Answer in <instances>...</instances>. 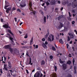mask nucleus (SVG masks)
<instances>
[{
	"instance_id": "nucleus-1",
	"label": "nucleus",
	"mask_w": 77,
	"mask_h": 77,
	"mask_svg": "<svg viewBox=\"0 0 77 77\" xmlns=\"http://www.w3.org/2000/svg\"><path fill=\"white\" fill-rule=\"evenodd\" d=\"M11 48V45L10 44L5 45L3 47V48H4L5 49H7L8 50H9Z\"/></svg>"
},
{
	"instance_id": "nucleus-2",
	"label": "nucleus",
	"mask_w": 77,
	"mask_h": 77,
	"mask_svg": "<svg viewBox=\"0 0 77 77\" xmlns=\"http://www.w3.org/2000/svg\"><path fill=\"white\" fill-rule=\"evenodd\" d=\"M62 66L63 67V70H65V69H66L67 68V67L68 66L65 63L63 64L62 65Z\"/></svg>"
},
{
	"instance_id": "nucleus-3",
	"label": "nucleus",
	"mask_w": 77,
	"mask_h": 77,
	"mask_svg": "<svg viewBox=\"0 0 77 77\" xmlns=\"http://www.w3.org/2000/svg\"><path fill=\"white\" fill-rule=\"evenodd\" d=\"M35 74H36V77H42V75H43L42 73H41L40 75L39 73H38L37 74L36 73Z\"/></svg>"
},
{
	"instance_id": "nucleus-4",
	"label": "nucleus",
	"mask_w": 77,
	"mask_h": 77,
	"mask_svg": "<svg viewBox=\"0 0 77 77\" xmlns=\"http://www.w3.org/2000/svg\"><path fill=\"white\" fill-rule=\"evenodd\" d=\"M8 68L9 69H11V68H12V66H11V62L10 61H8Z\"/></svg>"
},
{
	"instance_id": "nucleus-5",
	"label": "nucleus",
	"mask_w": 77,
	"mask_h": 77,
	"mask_svg": "<svg viewBox=\"0 0 77 77\" xmlns=\"http://www.w3.org/2000/svg\"><path fill=\"white\" fill-rule=\"evenodd\" d=\"M68 35H69V36H70V38H74V35H73V34H72V33H68Z\"/></svg>"
},
{
	"instance_id": "nucleus-6",
	"label": "nucleus",
	"mask_w": 77,
	"mask_h": 77,
	"mask_svg": "<svg viewBox=\"0 0 77 77\" xmlns=\"http://www.w3.org/2000/svg\"><path fill=\"white\" fill-rule=\"evenodd\" d=\"M3 27L5 28V29H8L9 28V25L7 24H5L3 26Z\"/></svg>"
},
{
	"instance_id": "nucleus-7",
	"label": "nucleus",
	"mask_w": 77,
	"mask_h": 77,
	"mask_svg": "<svg viewBox=\"0 0 77 77\" xmlns=\"http://www.w3.org/2000/svg\"><path fill=\"white\" fill-rule=\"evenodd\" d=\"M72 7L73 8H75V7H76L77 6V4L75 3H73V2L72 3Z\"/></svg>"
},
{
	"instance_id": "nucleus-8",
	"label": "nucleus",
	"mask_w": 77,
	"mask_h": 77,
	"mask_svg": "<svg viewBox=\"0 0 77 77\" xmlns=\"http://www.w3.org/2000/svg\"><path fill=\"white\" fill-rule=\"evenodd\" d=\"M8 67L6 64H4V68L5 71H8Z\"/></svg>"
},
{
	"instance_id": "nucleus-9",
	"label": "nucleus",
	"mask_w": 77,
	"mask_h": 77,
	"mask_svg": "<svg viewBox=\"0 0 77 77\" xmlns=\"http://www.w3.org/2000/svg\"><path fill=\"white\" fill-rule=\"evenodd\" d=\"M55 4H56V1H55V0H52V1H51V5H53Z\"/></svg>"
},
{
	"instance_id": "nucleus-10",
	"label": "nucleus",
	"mask_w": 77,
	"mask_h": 77,
	"mask_svg": "<svg viewBox=\"0 0 77 77\" xmlns=\"http://www.w3.org/2000/svg\"><path fill=\"white\" fill-rule=\"evenodd\" d=\"M60 26H59V28H62L63 26V23H62L61 22H60Z\"/></svg>"
},
{
	"instance_id": "nucleus-11",
	"label": "nucleus",
	"mask_w": 77,
	"mask_h": 77,
	"mask_svg": "<svg viewBox=\"0 0 77 77\" xmlns=\"http://www.w3.org/2000/svg\"><path fill=\"white\" fill-rule=\"evenodd\" d=\"M41 63L42 65H45V61L44 60L42 61L41 62Z\"/></svg>"
},
{
	"instance_id": "nucleus-12",
	"label": "nucleus",
	"mask_w": 77,
	"mask_h": 77,
	"mask_svg": "<svg viewBox=\"0 0 77 77\" xmlns=\"http://www.w3.org/2000/svg\"><path fill=\"white\" fill-rule=\"evenodd\" d=\"M9 50H10V52L11 53H13V52H14V49H13L12 48H10V49H9Z\"/></svg>"
},
{
	"instance_id": "nucleus-13",
	"label": "nucleus",
	"mask_w": 77,
	"mask_h": 77,
	"mask_svg": "<svg viewBox=\"0 0 77 77\" xmlns=\"http://www.w3.org/2000/svg\"><path fill=\"white\" fill-rule=\"evenodd\" d=\"M67 64H69V65H71V60H69L66 62Z\"/></svg>"
},
{
	"instance_id": "nucleus-14",
	"label": "nucleus",
	"mask_w": 77,
	"mask_h": 77,
	"mask_svg": "<svg viewBox=\"0 0 77 77\" xmlns=\"http://www.w3.org/2000/svg\"><path fill=\"white\" fill-rule=\"evenodd\" d=\"M59 62L61 64L63 63H65V61H62V60H61V59H60V58L59 59Z\"/></svg>"
},
{
	"instance_id": "nucleus-15",
	"label": "nucleus",
	"mask_w": 77,
	"mask_h": 77,
	"mask_svg": "<svg viewBox=\"0 0 77 77\" xmlns=\"http://www.w3.org/2000/svg\"><path fill=\"white\" fill-rule=\"evenodd\" d=\"M29 6L30 8L31 9H32V4L31 3V2H30L29 4Z\"/></svg>"
},
{
	"instance_id": "nucleus-16",
	"label": "nucleus",
	"mask_w": 77,
	"mask_h": 77,
	"mask_svg": "<svg viewBox=\"0 0 77 77\" xmlns=\"http://www.w3.org/2000/svg\"><path fill=\"white\" fill-rule=\"evenodd\" d=\"M31 63H32V60L31 59V57H30L29 62L28 64H27V65H28V64L29 65V64H30Z\"/></svg>"
},
{
	"instance_id": "nucleus-17",
	"label": "nucleus",
	"mask_w": 77,
	"mask_h": 77,
	"mask_svg": "<svg viewBox=\"0 0 77 77\" xmlns=\"http://www.w3.org/2000/svg\"><path fill=\"white\" fill-rule=\"evenodd\" d=\"M42 46H43V47L44 48L47 47V45H46L44 43L42 44Z\"/></svg>"
},
{
	"instance_id": "nucleus-18",
	"label": "nucleus",
	"mask_w": 77,
	"mask_h": 77,
	"mask_svg": "<svg viewBox=\"0 0 77 77\" xmlns=\"http://www.w3.org/2000/svg\"><path fill=\"white\" fill-rule=\"evenodd\" d=\"M59 42L61 44H63V40L62 39L60 40Z\"/></svg>"
},
{
	"instance_id": "nucleus-19",
	"label": "nucleus",
	"mask_w": 77,
	"mask_h": 77,
	"mask_svg": "<svg viewBox=\"0 0 77 77\" xmlns=\"http://www.w3.org/2000/svg\"><path fill=\"white\" fill-rule=\"evenodd\" d=\"M45 3L46 4L47 6H48L50 5V3L48 2V1L47 2H45Z\"/></svg>"
},
{
	"instance_id": "nucleus-20",
	"label": "nucleus",
	"mask_w": 77,
	"mask_h": 77,
	"mask_svg": "<svg viewBox=\"0 0 77 77\" xmlns=\"http://www.w3.org/2000/svg\"><path fill=\"white\" fill-rule=\"evenodd\" d=\"M20 6L21 8H23V7H25V6H26V4H25L24 5H22L21 4H20Z\"/></svg>"
},
{
	"instance_id": "nucleus-21",
	"label": "nucleus",
	"mask_w": 77,
	"mask_h": 77,
	"mask_svg": "<svg viewBox=\"0 0 77 77\" xmlns=\"http://www.w3.org/2000/svg\"><path fill=\"white\" fill-rule=\"evenodd\" d=\"M28 38V34L27 33L26 34V35L24 37V38L26 39V38Z\"/></svg>"
},
{
	"instance_id": "nucleus-22",
	"label": "nucleus",
	"mask_w": 77,
	"mask_h": 77,
	"mask_svg": "<svg viewBox=\"0 0 77 77\" xmlns=\"http://www.w3.org/2000/svg\"><path fill=\"white\" fill-rule=\"evenodd\" d=\"M44 21L45 23H46V17H44Z\"/></svg>"
},
{
	"instance_id": "nucleus-23",
	"label": "nucleus",
	"mask_w": 77,
	"mask_h": 77,
	"mask_svg": "<svg viewBox=\"0 0 77 77\" xmlns=\"http://www.w3.org/2000/svg\"><path fill=\"white\" fill-rule=\"evenodd\" d=\"M62 17L60 16L58 17V20H60V19H62Z\"/></svg>"
},
{
	"instance_id": "nucleus-24",
	"label": "nucleus",
	"mask_w": 77,
	"mask_h": 77,
	"mask_svg": "<svg viewBox=\"0 0 77 77\" xmlns=\"http://www.w3.org/2000/svg\"><path fill=\"white\" fill-rule=\"evenodd\" d=\"M71 39V38L69 37V36H67V41H70V40Z\"/></svg>"
},
{
	"instance_id": "nucleus-25",
	"label": "nucleus",
	"mask_w": 77,
	"mask_h": 77,
	"mask_svg": "<svg viewBox=\"0 0 77 77\" xmlns=\"http://www.w3.org/2000/svg\"><path fill=\"white\" fill-rule=\"evenodd\" d=\"M52 50L53 51H56V48L54 47V46H52Z\"/></svg>"
},
{
	"instance_id": "nucleus-26",
	"label": "nucleus",
	"mask_w": 77,
	"mask_h": 77,
	"mask_svg": "<svg viewBox=\"0 0 77 77\" xmlns=\"http://www.w3.org/2000/svg\"><path fill=\"white\" fill-rule=\"evenodd\" d=\"M51 60L52 59H53V56L52 55L50 56L49 57Z\"/></svg>"
},
{
	"instance_id": "nucleus-27",
	"label": "nucleus",
	"mask_w": 77,
	"mask_h": 77,
	"mask_svg": "<svg viewBox=\"0 0 77 77\" xmlns=\"http://www.w3.org/2000/svg\"><path fill=\"white\" fill-rule=\"evenodd\" d=\"M20 5H26V4L25 3H24V2H22L21 3Z\"/></svg>"
},
{
	"instance_id": "nucleus-28",
	"label": "nucleus",
	"mask_w": 77,
	"mask_h": 77,
	"mask_svg": "<svg viewBox=\"0 0 77 77\" xmlns=\"http://www.w3.org/2000/svg\"><path fill=\"white\" fill-rule=\"evenodd\" d=\"M72 62L73 65H74V63L75 62V59H73L72 60Z\"/></svg>"
},
{
	"instance_id": "nucleus-29",
	"label": "nucleus",
	"mask_w": 77,
	"mask_h": 77,
	"mask_svg": "<svg viewBox=\"0 0 77 77\" xmlns=\"http://www.w3.org/2000/svg\"><path fill=\"white\" fill-rule=\"evenodd\" d=\"M8 32V33H11L12 32H11V31L10 30L8 29L7 30Z\"/></svg>"
},
{
	"instance_id": "nucleus-30",
	"label": "nucleus",
	"mask_w": 77,
	"mask_h": 77,
	"mask_svg": "<svg viewBox=\"0 0 77 77\" xmlns=\"http://www.w3.org/2000/svg\"><path fill=\"white\" fill-rule=\"evenodd\" d=\"M53 36L54 37V36L53 35H52V34H51L50 35H49V37L51 38H53Z\"/></svg>"
},
{
	"instance_id": "nucleus-31",
	"label": "nucleus",
	"mask_w": 77,
	"mask_h": 77,
	"mask_svg": "<svg viewBox=\"0 0 77 77\" xmlns=\"http://www.w3.org/2000/svg\"><path fill=\"white\" fill-rule=\"evenodd\" d=\"M6 9H7V10L8 11H10V10H11V7H9V8H7Z\"/></svg>"
},
{
	"instance_id": "nucleus-32",
	"label": "nucleus",
	"mask_w": 77,
	"mask_h": 77,
	"mask_svg": "<svg viewBox=\"0 0 77 77\" xmlns=\"http://www.w3.org/2000/svg\"><path fill=\"white\" fill-rule=\"evenodd\" d=\"M48 41H51V38H50V37L48 38Z\"/></svg>"
},
{
	"instance_id": "nucleus-33",
	"label": "nucleus",
	"mask_w": 77,
	"mask_h": 77,
	"mask_svg": "<svg viewBox=\"0 0 77 77\" xmlns=\"http://www.w3.org/2000/svg\"><path fill=\"white\" fill-rule=\"evenodd\" d=\"M33 39V38L32 37V38H31V40L30 41V42H32Z\"/></svg>"
},
{
	"instance_id": "nucleus-34",
	"label": "nucleus",
	"mask_w": 77,
	"mask_h": 77,
	"mask_svg": "<svg viewBox=\"0 0 77 77\" xmlns=\"http://www.w3.org/2000/svg\"><path fill=\"white\" fill-rule=\"evenodd\" d=\"M11 75L9 73H8L7 75V77H11Z\"/></svg>"
},
{
	"instance_id": "nucleus-35",
	"label": "nucleus",
	"mask_w": 77,
	"mask_h": 77,
	"mask_svg": "<svg viewBox=\"0 0 77 77\" xmlns=\"http://www.w3.org/2000/svg\"><path fill=\"white\" fill-rule=\"evenodd\" d=\"M17 12H21V10L20 9H18L17 10Z\"/></svg>"
},
{
	"instance_id": "nucleus-36",
	"label": "nucleus",
	"mask_w": 77,
	"mask_h": 77,
	"mask_svg": "<svg viewBox=\"0 0 77 77\" xmlns=\"http://www.w3.org/2000/svg\"><path fill=\"white\" fill-rule=\"evenodd\" d=\"M32 13L34 15H35L36 14V11H34L32 12Z\"/></svg>"
},
{
	"instance_id": "nucleus-37",
	"label": "nucleus",
	"mask_w": 77,
	"mask_h": 77,
	"mask_svg": "<svg viewBox=\"0 0 77 77\" xmlns=\"http://www.w3.org/2000/svg\"><path fill=\"white\" fill-rule=\"evenodd\" d=\"M67 18L69 21H71V19L70 18V17H69Z\"/></svg>"
},
{
	"instance_id": "nucleus-38",
	"label": "nucleus",
	"mask_w": 77,
	"mask_h": 77,
	"mask_svg": "<svg viewBox=\"0 0 77 77\" xmlns=\"http://www.w3.org/2000/svg\"><path fill=\"white\" fill-rule=\"evenodd\" d=\"M9 39H10V40H11H11H13V38L11 37V36L9 37Z\"/></svg>"
},
{
	"instance_id": "nucleus-39",
	"label": "nucleus",
	"mask_w": 77,
	"mask_h": 77,
	"mask_svg": "<svg viewBox=\"0 0 77 77\" xmlns=\"http://www.w3.org/2000/svg\"><path fill=\"white\" fill-rule=\"evenodd\" d=\"M26 73L27 74H29V71H28V70H27V69H26Z\"/></svg>"
},
{
	"instance_id": "nucleus-40",
	"label": "nucleus",
	"mask_w": 77,
	"mask_h": 77,
	"mask_svg": "<svg viewBox=\"0 0 77 77\" xmlns=\"http://www.w3.org/2000/svg\"><path fill=\"white\" fill-rule=\"evenodd\" d=\"M0 72L1 74H2V73H3V71H2V69H0Z\"/></svg>"
},
{
	"instance_id": "nucleus-41",
	"label": "nucleus",
	"mask_w": 77,
	"mask_h": 77,
	"mask_svg": "<svg viewBox=\"0 0 77 77\" xmlns=\"http://www.w3.org/2000/svg\"><path fill=\"white\" fill-rule=\"evenodd\" d=\"M42 41H45V38H43L42 39Z\"/></svg>"
},
{
	"instance_id": "nucleus-42",
	"label": "nucleus",
	"mask_w": 77,
	"mask_h": 77,
	"mask_svg": "<svg viewBox=\"0 0 77 77\" xmlns=\"http://www.w3.org/2000/svg\"><path fill=\"white\" fill-rule=\"evenodd\" d=\"M57 66H54V69H55V71H57Z\"/></svg>"
},
{
	"instance_id": "nucleus-43",
	"label": "nucleus",
	"mask_w": 77,
	"mask_h": 77,
	"mask_svg": "<svg viewBox=\"0 0 77 77\" xmlns=\"http://www.w3.org/2000/svg\"><path fill=\"white\" fill-rule=\"evenodd\" d=\"M48 37V35H47V34H46L45 36V39H47V38Z\"/></svg>"
},
{
	"instance_id": "nucleus-44",
	"label": "nucleus",
	"mask_w": 77,
	"mask_h": 77,
	"mask_svg": "<svg viewBox=\"0 0 77 77\" xmlns=\"http://www.w3.org/2000/svg\"><path fill=\"white\" fill-rule=\"evenodd\" d=\"M72 24H74V23H75V21H72Z\"/></svg>"
},
{
	"instance_id": "nucleus-45",
	"label": "nucleus",
	"mask_w": 77,
	"mask_h": 77,
	"mask_svg": "<svg viewBox=\"0 0 77 77\" xmlns=\"http://www.w3.org/2000/svg\"><path fill=\"white\" fill-rule=\"evenodd\" d=\"M16 52H17V49H16L14 51V53H16Z\"/></svg>"
},
{
	"instance_id": "nucleus-46",
	"label": "nucleus",
	"mask_w": 77,
	"mask_h": 77,
	"mask_svg": "<svg viewBox=\"0 0 77 77\" xmlns=\"http://www.w3.org/2000/svg\"><path fill=\"white\" fill-rule=\"evenodd\" d=\"M72 11L73 13H75V11L74 10H72Z\"/></svg>"
},
{
	"instance_id": "nucleus-47",
	"label": "nucleus",
	"mask_w": 77,
	"mask_h": 77,
	"mask_svg": "<svg viewBox=\"0 0 77 77\" xmlns=\"http://www.w3.org/2000/svg\"><path fill=\"white\" fill-rule=\"evenodd\" d=\"M69 17H71V13H70V12H69Z\"/></svg>"
},
{
	"instance_id": "nucleus-48",
	"label": "nucleus",
	"mask_w": 77,
	"mask_h": 77,
	"mask_svg": "<svg viewBox=\"0 0 77 77\" xmlns=\"http://www.w3.org/2000/svg\"><path fill=\"white\" fill-rule=\"evenodd\" d=\"M69 57H72V56H71V54H69Z\"/></svg>"
},
{
	"instance_id": "nucleus-49",
	"label": "nucleus",
	"mask_w": 77,
	"mask_h": 77,
	"mask_svg": "<svg viewBox=\"0 0 77 77\" xmlns=\"http://www.w3.org/2000/svg\"><path fill=\"white\" fill-rule=\"evenodd\" d=\"M14 20H15V22H17V18L15 17Z\"/></svg>"
},
{
	"instance_id": "nucleus-50",
	"label": "nucleus",
	"mask_w": 77,
	"mask_h": 77,
	"mask_svg": "<svg viewBox=\"0 0 77 77\" xmlns=\"http://www.w3.org/2000/svg\"><path fill=\"white\" fill-rule=\"evenodd\" d=\"M66 46H67V48H68V47H69V45L68 44H66Z\"/></svg>"
},
{
	"instance_id": "nucleus-51",
	"label": "nucleus",
	"mask_w": 77,
	"mask_h": 77,
	"mask_svg": "<svg viewBox=\"0 0 77 77\" xmlns=\"http://www.w3.org/2000/svg\"><path fill=\"white\" fill-rule=\"evenodd\" d=\"M9 6V5H5V9H6L7 8H8Z\"/></svg>"
},
{
	"instance_id": "nucleus-52",
	"label": "nucleus",
	"mask_w": 77,
	"mask_h": 77,
	"mask_svg": "<svg viewBox=\"0 0 77 77\" xmlns=\"http://www.w3.org/2000/svg\"><path fill=\"white\" fill-rule=\"evenodd\" d=\"M7 35L8 36H9V37H10V36H11V35H10V34L9 33H8L7 34Z\"/></svg>"
},
{
	"instance_id": "nucleus-53",
	"label": "nucleus",
	"mask_w": 77,
	"mask_h": 77,
	"mask_svg": "<svg viewBox=\"0 0 77 77\" xmlns=\"http://www.w3.org/2000/svg\"><path fill=\"white\" fill-rule=\"evenodd\" d=\"M54 39V36H53V37L52 38V41H53Z\"/></svg>"
},
{
	"instance_id": "nucleus-54",
	"label": "nucleus",
	"mask_w": 77,
	"mask_h": 77,
	"mask_svg": "<svg viewBox=\"0 0 77 77\" xmlns=\"http://www.w3.org/2000/svg\"><path fill=\"white\" fill-rule=\"evenodd\" d=\"M4 60L5 61L6 60V57H5V56H4Z\"/></svg>"
},
{
	"instance_id": "nucleus-55",
	"label": "nucleus",
	"mask_w": 77,
	"mask_h": 77,
	"mask_svg": "<svg viewBox=\"0 0 77 77\" xmlns=\"http://www.w3.org/2000/svg\"><path fill=\"white\" fill-rule=\"evenodd\" d=\"M1 22H3V19L2 18H1Z\"/></svg>"
},
{
	"instance_id": "nucleus-56",
	"label": "nucleus",
	"mask_w": 77,
	"mask_h": 77,
	"mask_svg": "<svg viewBox=\"0 0 77 77\" xmlns=\"http://www.w3.org/2000/svg\"><path fill=\"white\" fill-rule=\"evenodd\" d=\"M29 54V53L27 52V53H26V55L28 56V57H29V54Z\"/></svg>"
},
{
	"instance_id": "nucleus-57",
	"label": "nucleus",
	"mask_w": 77,
	"mask_h": 77,
	"mask_svg": "<svg viewBox=\"0 0 77 77\" xmlns=\"http://www.w3.org/2000/svg\"><path fill=\"white\" fill-rule=\"evenodd\" d=\"M45 44L46 45H47V44H48V42H45Z\"/></svg>"
},
{
	"instance_id": "nucleus-58",
	"label": "nucleus",
	"mask_w": 77,
	"mask_h": 77,
	"mask_svg": "<svg viewBox=\"0 0 77 77\" xmlns=\"http://www.w3.org/2000/svg\"><path fill=\"white\" fill-rule=\"evenodd\" d=\"M35 48H38V45H36V46H35Z\"/></svg>"
},
{
	"instance_id": "nucleus-59",
	"label": "nucleus",
	"mask_w": 77,
	"mask_h": 77,
	"mask_svg": "<svg viewBox=\"0 0 77 77\" xmlns=\"http://www.w3.org/2000/svg\"><path fill=\"white\" fill-rule=\"evenodd\" d=\"M69 44H72V41H71L70 42H69Z\"/></svg>"
},
{
	"instance_id": "nucleus-60",
	"label": "nucleus",
	"mask_w": 77,
	"mask_h": 77,
	"mask_svg": "<svg viewBox=\"0 0 77 77\" xmlns=\"http://www.w3.org/2000/svg\"><path fill=\"white\" fill-rule=\"evenodd\" d=\"M74 32H75V33H76V34H77V31L75 30H75H74Z\"/></svg>"
},
{
	"instance_id": "nucleus-61",
	"label": "nucleus",
	"mask_w": 77,
	"mask_h": 77,
	"mask_svg": "<svg viewBox=\"0 0 77 77\" xmlns=\"http://www.w3.org/2000/svg\"><path fill=\"white\" fill-rule=\"evenodd\" d=\"M74 74H76L77 73V72H76V70H74Z\"/></svg>"
},
{
	"instance_id": "nucleus-62",
	"label": "nucleus",
	"mask_w": 77,
	"mask_h": 77,
	"mask_svg": "<svg viewBox=\"0 0 77 77\" xmlns=\"http://www.w3.org/2000/svg\"><path fill=\"white\" fill-rule=\"evenodd\" d=\"M12 9L14 10H16V9H15V7L13 8Z\"/></svg>"
},
{
	"instance_id": "nucleus-63",
	"label": "nucleus",
	"mask_w": 77,
	"mask_h": 77,
	"mask_svg": "<svg viewBox=\"0 0 77 77\" xmlns=\"http://www.w3.org/2000/svg\"><path fill=\"white\" fill-rule=\"evenodd\" d=\"M72 49H73V51H75V49H74V47H72Z\"/></svg>"
},
{
	"instance_id": "nucleus-64",
	"label": "nucleus",
	"mask_w": 77,
	"mask_h": 77,
	"mask_svg": "<svg viewBox=\"0 0 77 77\" xmlns=\"http://www.w3.org/2000/svg\"><path fill=\"white\" fill-rule=\"evenodd\" d=\"M71 3H70L68 4V6H71Z\"/></svg>"
}]
</instances>
